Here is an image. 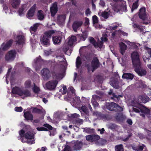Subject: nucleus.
Returning <instances> with one entry per match:
<instances>
[{
  "label": "nucleus",
  "mask_w": 151,
  "mask_h": 151,
  "mask_svg": "<svg viewBox=\"0 0 151 151\" xmlns=\"http://www.w3.org/2000/svg\"><path fill=\"white\" fill-rule=\"evenodd\" d=\"M131 105L133 107V111L137 113H140V115L144 118H145V114H149L150 110L146 107L135 101H132Z\"/></svg>",
  "instance_id": "obj_1"
},
{
  "label": "nucleus",
  "mask_w": 151,
  "mask_h": 151,
  "mask_svg": "<svg viewBox=\"0 0 151 151\" xmlns=\"http://www.w3.org/2000/svg\"><path fill=\"white\" fill-rule=\"evenodd\" d=\"M55 33L54 30H50L44 32L40 37V40L41 44L45 47H48L50 45V39Z\"/></svg>",
  "instance_id": "obj_2"
},
{
  "label": "nucleus",
  "mask_w": 151,
  "mask_h": 151,
  "mask_svg": "<svg viewBox=\"0 0 151 151\" xmlns=\"http://www.w3.org/2000/svg\"><path fill=\"white\" fill-rule=\"evenodd\" d=\"M100 63L97 57H94L91 62V65L89 63H86L85 67L87 68L88 72L91 71L93 72L96 70L100 67Z\"/></svg>",
  "instance_id": "obj_3"
},
{
  "label": "nucleus",
  "mask_w": 151,
  "mask_h": 151,
  "mask_svg": "<svg viewBox=\"0 0 151 151\" xmlns=\"http://www.w3.org/2000/svg\"><path fill=\"white\" fill-rule=\"evenodd\" d=\"M106 106L108 109L111 111L120 112L123 111V108L114 102L106 103Z\"/></svg>",
  "instance_id": "obj_4"
},
{
  "label": "nucleus",
  "mask_w": 151,
  "mask_h": 151,
  "mask_svg": "<svg viewBox=\"0 0 151 151\" xmlns=\"http://www.w3.org/2000/svg\"><path fill=\"white\" fill-rule=\"evenodd\" d=\"M120 78L117 73L115 72L113 75L110 82V85L114 88L118 89L119 88L118 80Z\"/></svg>",
  "instance_id": "obj_5"
},
{
  "label": "nucleus",
  "mask_w": 151,
  "mask_h": 151,
  "mask_svg": "<svg viewBox=\"0 0 151 151\" xmlns=\"http://www.w3.org/2000/svg\"><path fill=\"white\" fill-rule=\"evenodd\" d=\"M131 58L134 67H139L140 62L138 53L137 52H133L131 54Z\"/></svg>",
  "instance_id": "obj_6"
},
{
  "label": "nucleus",
  "mask_w": 151,
  "mask_h": 151,
  "mask_svg": "<svg viewBox=\"0 0 151 151\" xmlns=\"http://www.w3.org/2000/svg\"><path fill=\"white\" fill-rule=\"evenodd\" d=\"M16 53L17 52L14 50H11L9 51L6 54L5 60L9 61H13L15 58Z\"/></svg>",
  "instance_id": "obj_7"
},
{
  "label": "nucleus",
  "mask_w": 151,
  "mask_h": 151,
  "mask_svg": "<svg viewBox=\"0 0 151 151\" xmlns=\"http://www.w3.org/2000/svg\"><path fill=\"white\" fill-rule=\"evenodd\" d=\"M58 82V81L57 80L50 81L46 83V87L48 90H54L56 87Z\"/></svg>",
  "instance_id": "obj_8"
},
{
  "label": "nucleus",
  "mask_w": 151,
  "mask_h": 151,
  "mask_svg": "<svg viewBox=\"0 0 151 151\" xmlns=\"http://www.w3.org/2000/svg\"><path fill=\"white\" fill-rule=\"evenodd\" d=\"M43 60L42 59L41 56L39 55L34 60L33 66L36 69H40L43 62Z\"/></svg>",
  "instance_id": "obj_9"
},
{
  "label": "nucleus",
  "mask_w": 151,
  "mask_h": 151,
  "mask_svg": "<svg viewBox=\"0 0 151 151\" xmlns=\"http://www.w3.org/2000/svg\"><path fill=\"white\" fill-rule=\"evenodd\" d=\"M63 35L61 34H58L57 35L53 36L52 37L53 43L55 45H59L62 41Z\"/></svg>",
  "instance_id": "obj_10"
},
{
  "label": "nucleus",
  "mask_w": 151,
  "mask_h": 151,
  "mask_svg": "<svg viewBox=\"0 0 151 151\" xmlns=\"http://www.w3.org/2000/svg\"><path fill=\"white\" fill-rule=\"evenodd\" d=\"M145 8V7L141 8L139 10V18L143 21H145L147 20V16L146 14Z\"/></svg>",
  "instance_id": "obj_11"
},
{
  "label": "nucleus",
  "mask_w": 151,
  "mask_h": 151,
  "mask_svg": "<svg viewBox=\"0 0 151 151\" xmlns=\"http://www.w3.org/2000/svg\"><path fill=\"white\" fill-rule=\"evenodd\" d=\"M42 77L44 80H47L51 76L50 70L47 68H44L42 70Z\"/></svg>",
  "instance_id": "obj_12"
},
{
  "label": "nucleus",
  "mask_w": 151,
  "mask_h": 151,
  "mask_svg": "<svg viewBox=\"0 0 151 151\" xmlns=\"http://www.w3.org/2000/svg\"><path fill=\"white\" fill-rule=\"evenodd\" d=\"M83 24V22L82 21L76 20L74 21L72 24V28L73 31L76 32L77 29L81 27Z\"/></svg>",
  "instance_id": "obj_13"
},
{
  "label": "nucleus",
  "mask_w": 151,
  "mask_h": 151,
  "mask_svg": "<svg viewBox=\"0 0 151 151\" xmlns=\"http://www.w3.org/2000/svg\"><path fill=\"white\" fill-rule=\"evenodd\" d=\"M58 10L57 3L55 2L53 3L52 6L50 8L51 16L54 17L57 12Z\"/></svg>",
  "instance_id": "obj_14"
},
{
  "label": "nucleus",
  "mask_w": 151,
  "mask_h": 151,
  "mask_svg": "<svg viewBox=\"0 0 151 151\" xmlns=\"http://www.w3.org/2000/svg\"><path fill=\"white\" fill-rule=\"evenodd\" d=\"M135 72L139 76H143L146 74V71L145 70L140 69V65L138 67H134Z\"/></svg>",
  "instance_id": "obj_15"
},
{
  "label": "nucleus",
  "mask_w": 151,
  "mask_h": 151,
  "mask_svg": "<svg viewBox=\"0 0 151 151\" xmlns=\"http://www.w3.org/2000/svg\"><path fill=\"white\" fill-rule=\"evenodd\" d=\"M24 116L25 119L27 121L33 120V116L31 112L29 111H27L24 112Z\"/></svg>",
  "instance_id": "obj_16"
},
{
  "label": "nucleus",
  "mask_w": 151,
  "mask_h": 151,
  "mask_svg": "<svg viewBox=\"0 0 151 151\" xmlns=\"http://www.w3.org/2000/svg\"><path fill=\"white\" fill-rule=\"evenodd\" d=\"M36 8V4H34L31 7L27 12V15L28 17H32L34 15Z\"/></svg>",
  "instance_id": "obj_17"
},
{
  "label": "nucleus",
  "mask_w": 151,
  "mask_h": 151,
  "mask_svg": "<svg viewBox=\"0 0 151 151\" xmlns=\"http://www.w3.org/2000/svg\"><path fill=\"white\" fill-rule=\"evenodd\" d=\"M113 1L120 4L119 5L116 6V9L117 12L122 11L123 10V0H112Z\"/></svg>",
  "instance_id": "obj_18"
},
{
  "label": "nucleus",
  "mask_w": 151,
  "mask_h": 151,
  "mask_svg": "<svg viewBox=\"0 0 151 151\" xmlns=\"http://www.w3.org/2000/svg\"><path fill=\"white\" fill-rule=\"evenodd\" d=\"M22 91V89L20 88L15 86L12 88V93L13 94H17L20 96Z\"/></svg>",
  "instance_id": "obj_19"
},
{
  "label": "nucleus",
  "mask_w": 151,
  "mask_h": 151,
  "mask_svg": "<svg viewBox=\"0 0 151 151\" xmlns=\"http://www.w3.org/2000/svg\"><path fill=\"white\" fill-rule=\"evenodd\" d=\"M83 145V143L81 142L77 141L75 143L73 146V150H78L81 148Z\"/></svg>",
  "instance_id": "obj_20"
},
{
  "label": "nucleus",
  "mask_w": 151,
  "mask_h": 151,
  "mask_svg": "<svg viewBox=\"0 0 151 151\" xmlns=\"http://www.w3.org/2000/svg\"><path fill=\"white\" fill-rule=\"evenodd\" d=\"M66 16L65 15H59L57 17V21L58 23L60 24L64 22Z\"/></svg>",
  "instance_id": "obj_21"
},
{
  "label": "nucleus",
  "mask_w": 151,
  "mask_h": 151,
  "mask_svg": "<svg viewBox=\"0 0 151 151\" xmlns=\"http://www.w3.org/2000/svg\"><path fill=\"white\" fill-rule=\"evenodd\" d=\"M20 96H24V97H30L31 96V93L30 91L28 89L22 90Z\"/></svg>",
  "instance_id": "obj_22"
},
{
  "label": "nucleus",
  "mask_w": 151,
  "mask_h": 151,
  "mask_svg": "<svg viewBox=\"0 0 151 151\" xmlns=\"http://www.w3.org/2000/svg\"><path fill=\"white\" fill-rule=\"evenodd\" d=\"M88 34L86 31L83 32L81 34H78L77 36L81 40H85L87 38Z\"/></svg>",
  "instance_id": "obj_23"
},
{
  "label": "nucleus",
  "mask_w": 151,
  "mask_h": 151,
  "mask_svg": "<svg viewBox=\"0 0 151 151\" xmlns=\"http://www.w3.org/2000/svg\"><path fill=\"white\" fill-rule=\"evenodd\" d=\"M24 137L27 139H34L35 136L33 133L29 131L25 133L24 134Z\"/></svg>",
  "instance_id": "obj_24"
},
{
  "label": "nucleus",
  "mask_w": 151,
  "mask_h": 151,
  "mask_svg": "<svg viewBox=\"0 0 151 151\" xmlns=\"http://www.w3.org/2000/svg\"><path fill=\"white\" fill-rule=\"evenodd\" d=\"M17 40L16 41L17 44L21 45L23 44L24 43V37L23 36L19 35L17 36Z\"/></svg>",
  "instance_id": "obj_25"
},
{
  "label": "nucleus",
  "mask_w": 151,
  "mask_h": 151,
  "mask_svg": "<svg viewBox=\"0 0 151 151\" xmlns=\"http://www.w3.org/2000/svg\"><path fill=\"white\" fill-rule=\"evenodd\" d=\"M20 0H12L11 3L13 8L16 9L19 6Z\"/></svg>",
  "instance_id": "obj_26"
},
{
  "label": "nucleus",
  "mask_w": 151,
  "mask_h": 151,
  "mask_svg": "<svg viewBox=\"0 0 151 151\" xmlns=\"http://www.w3.org/2000/svg\"><path fill=\"white\" fill-rule=\"evenodd\" d=\"M37 16L38 19L40 20H42L45 18V15L42 11L40 10L38 11Z\"/></svg>",
  "instance_id": "obj_27"
},
{
  "label": "nucleus",
  "mask_w": 151,
  "mask_h": 151,
  "mask_svg": "<svg viewBox=\"0 0 151 151\" xmlns=\"http://www.w3.org/2000/svg\"><path fill=\"white\" fill-rule=\"evenodd\" d=\"M53 78L55 80H59L60 78V75L59 73L57 72L55 70L51 71Z\"/></svg>",
  "instance_id": "obj_28"
},
{
  "label": "nucleus",
  "mask_w": 151,
  "mask_h": 151,
  "mask_svg": "<svg viewBox=\"0 0 151 151\" xmlns=\"http://www.w3.org/2000/svg\"><path fill=\"white\" fill-rule=\"evenodd\" d=\"M53 78L55 80H59L60 78V75L59 73L57 72L55 70L51 71Z\"/></svg>",
  "instance_id": "obj_29"
},
{
  "label": "nucleus",
  "mask_w": 151,
  "mask_h": 151,
  "mask_svg": "<svg viewBox=\"0 0 151 151\" xmlns=\"http://www.w3.org/2000/svg\"><path fill=\"white\" fill-rule=\"evenodd\" d=\"M76 41V37L74 36H72L71 37H69L68 42V45L70 46H72Z\"/></svg>",
  "instance_id": "obj_30"
},
{
  "label": "nucleus",
  "mask_w": 151,
  "mask_h": 151,
  "mask_svg": "<svg viewBox=\"0 0 151 151\" xmlns=\"http://www.w3.org/2000/svg\"><path fill=\"white\" fill-rule=\"evenodd\" d=\"M116 120L118 122H122L123 121V113L120 112L118 113L115 116Z\"/></svg>",
  "instance_id": "obj_31"
},
{
  "label": "nucleus",
  "mask_w": 151,
  "mask_h": 151,
  "mask_svg": "<svg viewBox=\"0 0 151 151\" xmlns=\"http://www.w3.org/2000/svg\"><path fill=\"white\" fill-rule=\"evenodd\" d=\"M82 64L81 60V58L78 56L76 60V65L77 68H79L81 66Z\"/></svg>",
  "instance_id": "obj_32"
},
{
  "label": "nucleus",
  "mask_w": 151,
  "mask_h": 151,
  "mask_svg": "<svg viewBox=\"0 0 151 151\" xmlns=\"http://www.w3.org/2000/svg\"><path fill=\"white\" fill-rule=\"evenodd\" d=\"M134 77V75L130 73H123V78L132 80Z\"/></svg>",
  "instance_id": "obj_33"
},
{
  "label": "nucleus",
  "mask_w": 151,
  "mask_h": 151,
  "mask_svg": "<svg viewBox=\"0 0 151 151\" xmlns=\"http://www.w3.org/2000/svg\"><path fill=\"white\" fill-rule=\"evenodd\" d=\"M39 26V24L37 23L34 24L30 28V31L31 32L32 31L35 32Z\"/></svg>",
  "instance_id": "obj_34"
},
{
  "label": "nucleus",
  "mask_w": 151,
  "mask_h": 151,
  "mask_svg": "<svg viewBox=\"0 0 151 151\" xmlns=\"http://www.w3.org/2000/svg\"><path fill=\"white\" fill-rule=\"evenodd\" d=\"M98 14L99 15L102 16L105 19H107L108 18L109 15V14L108 12L106 11H104L102 13L101 12H99L98 13Z\"/></svg>",
  "instance_id": "obj_35"
},
{
  "label": "nucleus",
  "mask_w": 151,
  "mask_h": 151,
  "mask_svg": "<svg viewBox=\"0 0 151 151\" xmlns=\"http://www.w3.org/2000/svg\"><path fill=\"white\" fill-rule=\"evenodd\" d=\"M140 99L143 103H145L149 100V98L146 96H140Z\"/></svg>",
  "instance_id": "obj_36"
},
{
  "label": "nucleus",
  "mask_w": 151,
  "mask_h": 151,
  "mask_svg": "<svg viewBox=\"0 0 151 151\" xmlns=\"http://www.w3.org/2000/svg\"><path fill=\"white\" fill-rule=\"evenodd\" d=\"M33 109L32 112L33 113L41 114L42 113V109H38L36 107H33Z\"/></svg>",
  "instance_id": "obj_37"
},
{
  "label": "nucleus",
  "mask_w": 151,
  "mask_h": 151,
  "mask_svg": "<svg viewBox=\"0 0 151 151\" xmlns=\"http://www.w3.org/2000/svg\"><path fill=\"white\" fill-rule=\"evenodd\" d=\"M138 0H137L133 4L132 8L131 11L132 12L135 9L137 8L138 7Z\"/></svg>",
  "instance_id": "obj_38"
},
{
  "label": "nucleus",
  "mask_w": 151,
  "mask_h": 151,
  "mask_svg": "<svg viewBox=\"0 0 151 151\" xmlns=\"http://www.w3.org/2000/svg\"><path fill=\"white\" fill-rule=\"evenodd\" d=\"M115 151H122L123 150V145L122 144L116 145L115 147Z\"/></svg>",
  "instance_id": "obj_39"
},
{
  "label": "nucleus",
  "mask_w": 151,
  "mask_h": 151,
  "mask_svg": "<svg viewBox=\"0 0 151 151\" xmlns=\"http://www.w3.org/2000/svg\"><path fill=\"white\" fill-rule=\"evenodd\" d=\"M32 82L30 80L27 81L25 83V87L27 88H30L31 86Z\"/></svg>",
  "instance_id": "obj_40"
},
{
  "label": "nucleus",
  "mask_w": 151,
  "mask_h": 151,
  "mask_svg": "<svg viewBox=\"0 0 151 151\" xmlns=\"http://www.w3.org/2000/svg\"><path fill=\"white\" fill-rule=\"evenodd\" d=\"M103 42L100 41L98 42H96L95 43V47H98L99 48L101 49L102 47Z\"/></svg>",
  "instance_id": "obj_41"
},
{
  "label": "nucleus",
  "mask_w": 151,
  "mask_h": 151,
  "mask_svg": "<svg viewBox=\"0 0 151 151\" xmlns=\"http://www.w3.org/2000/svg\"><path fill=\"white\" fill-rule=\"evenodd\" d=\"M34 86L32 88V90L35 93H37L40 91V89L39 87L37 86L35 83H34Z\"/></svg>",
  "instance_id": "obj_42"
},
{
  "label": "nucleus",
  "mask_w": 151,
  "mask_h": 151,
  "mask_svg": "<svg viewBox=\"0 0 151 151\" xmlns=\"http://www.w3.org/2000/svg\"><path fill=\"white\" fill-rule=\"evenodd\" d=\"M138 147L137 148V149L133 148V150L137 151H141L143 150L144 147H145V146L144 145L142 144V145H139Z\"/></svg>",
  "instance_id": "obj_43"
},
{
  "label": "nucleus",
  "mask_w": 151,
  "mask_h": 151,
  "mask_svg": "<svg viewBox=\"0 0 151 151\" xmlns=\"http://www.w3.org/2000/svg\"><path fill=\"white\" fill-rule=\"evenodd\" d=\"M86 139L87 140L90 142H93V135H89L86 136Z\"/></svg>",
  "instance_id": "obj_44"
},
{
  "label": "nucleus",
  "mask_w": 151,
  "mask_h": 151,
  "mask_svg": "<svg viewBox=\"0 0 151 151\" xmlns=\"http://www.w3.org/2000/svg\"><path fill=\"white\" fill-rule=\"evenodd\" d=\"M9 48L6 44H4V43H3L0 49V50H2L3 51H5L7 50Z\"/></svg>",
  "instance_id": "obj_45"
},
{
  "label": "nucleus",
  "mask_w": 151,
  "mask_h": 151,
  "mask_svg": "<svg viewBox=\"0 0 151 151\" xmlns=\"http://www.w3.org/2000/svg\"><path fill=\"white\" fill-rule=\"evenodd\" d=\"M84 57L87 61H90L91 59V56L90 54H86Z\"/></svg>",
  "instance_id": "obj_46"
},
{
  "label": "nucleus",
  "mask_w": 151,
  "mask_h": 151,
  "mask_svg": "<svg viewBox=\"0 0 151 151\" xmlns=\"http://www.w3.org/2000/svg\"><path fill=\"white\" fill-rule=\"evenodd\" d=\"M24 7L23 6H22L19 8L18 12L19 15H21L24 12Z\"/></svg>",
  "instance_id": "obj_47"
},
{
  "label": "nucleus",
  "mask_w": 151,
  "mask_h": 151,
  "mask_svg": "<svg viewBox=\"0 0 151 151\" xmlns=\"http://www.w3.org/2000/svg\"><path fill=\"white\" fill-rule=\"evenodd\" d=\"M120 48V52L121 54L123 55V42L121 41L119 43Z\"/></svg>",
  "instance_id": "obj_48"
},
{
  "label": "nucleus",
  "mask_w": 151,
  "mask_h": 151,
  "mask_svg": "<svg viewBox=\"0 0 151 151\" xmlns=\"http://www.w3.org/2000/svg\"><path fill=\"white\" fill-rule=\"evenodd\" d=\"M93 24L97 23L98 22V18L96 15H94L93 16Z\"/></svg>",
  "instance_id": "obj_49"
},
{
  "label": "nucleus",
  "mask_w": 151,
  "mask_h": 151,
  "mask_svg": "<svg viewBox=\"0 0 151 151\" xmlns=\"http://www.w3.org/2000/svg\"><path fill=\"white\" fill-rule=\"evenodd\" d=\"M37 129L38 131H48V129L44 127H38L37 128Z\"/></svg>",
  "instance_id": "obj_50"
},
{
  "label": "nucleus",
  "mask_w": 151,
  "mask_h": 151,
  "mask_svg": "<svg viewBox=\"0 0 151 151\" xmlns=\"http://www.w3.org/2000/svg\"><path fill=\"white\" fill-rule=\"evenodd\" d=\"M25 131L23 129L20 130L19 132V134L21 138L24 137V134H25Z\"/></svg>",
  "instance_id": "obj_51"
},
{
  "label": "nucleus",
  "mask_w": 151,
  "mask_h": 151,
  "mask_svg": "<svg viewBox=\"0 0 151 151\" xmlns=\"http://www.w3.org/2000/svg\"><path fill=\"white\" fill-rule=\"evenodd\" d=\"M101 39L102 42H107L108 40V38L107 37V35H103V37L101 38Z\"/></svg>",
  "instance_id": "obj_52"
},
{
  "label": "nucleus",
  "mask_w": 151,
  "mask_h": 151,
  "mask_svg": "<svg viewBox=\"0 0 151 151\" xmlns=\"http://www.w3.org/2000/svg\"><path fill=\"white\" fill-rule=\"evenodd\" d=\"M89 41L90 43L92 44L94 46H95V43L96 42L93 37H90Z\"/></svg>",
  "instance_id": "obj_53"
},
{
  "label": "nucleus",
  "mask_w": 151,
  "mask_h": 151,
  "mask_svg": "<svg viewBox=\"0 0 151 151\" xmlns=\"http://www.w3.org/2000/svg\"><path fill=\"white\" fill-rule=\"evenodd\" d=\"M86 132L88 133H91L93 132V129L89 128H86L85 129Z\"/></svg>",
  "instance_id": "obj_54"
},
{
  "label": "nucleus",
  "mask_w": 151,
  "mask_h": 151,
  "mask_svg": "<svg viewBox=\"0 0 151 151\" xmlns=\"http://www.w3.org/2000/svg\"><path fill=\"white\" fill-rule=\"evenodd\" d=\"M43 126L46 127L47 129H48L50 130H52L53 129V128L51 125L47 124H44Z\"/></svg>",
  "instance_id": "obj_55"
},
{
  "label": "nucleus",
  "mask_w": 151,
  "mask_h": 151,
  "mask_svg": "<svg viewBox=\"0 0 151 151\" xmlns=\"http://www.w3.org/2000/svg\"><path fill=\"white\" fill-rule=\"evenodd\" d=\"M63 151H72L71 149L70 146L66 145Z\"/></svg>",
  "instance_id": "obj_56"
},
{
  "label": "nucleus",
  "mask_w": 151,
  "mask_h": 151,
  "mask_svg": "<svg viewBox=\"0 0 151 151\" xmlns=\"http://www.w3.org/2000/svg\"><path fill=\"white\" fill-rule=\"evenodd\" d=\"M81 110L84 113H86V114L88 113V109L87 107L85 106H82L81 108Z\"/></svg>",
  "instance_id": "obj_57"
},
{
  "label": "nucleus",
  "mask_w": 151,
  "mask_h": 151,
  "mask_svg": "<svg viewBox=\"0 0 151 151\" xmlns=\"http://www.w3.org/2000/svg\"><path fill=\"white\" fill-rule=\"evenodd\" d=\"M14 110L16 111L21 112L22 111L23 108L22 107H16Z\"/></svg>",
  "instance_id": "obj_58"
},
{
  "label": "nucleus",
  "mask_w": 151,
  "mask_h": 151,
  "mask_svg": "<svg viewBox=\"0 0 151 151\" xmlns=\"http://www.w3.org/2000/svg\"><path fill=\"white\" fill-rule=\"evenodd\" d=\"M100 138V137L98 135H93V142L98 140Z\"/></svg>",
  "instance_id": "obj_59"
},
{
  "label": "nucleus",
  "mask_w": 151,
  "mask_h": 151,
  "mask_svg": "<svg viewBox=\"0 0 151 151\" xmlns=\"http://www.w3.org/2000/svg\"><path fill=\"white\" fill-rule=\"evenodd\" d=\"M93 115L96 116L97 117H101V112L97 111H94L93 113Z\"/></svg>",
  "instance_id": "obj_60"
},
{
  "label": "nucleus",
  "mask_w": 151,
  "mask_h": 151,
  "mask_svg": "<svg viewBox=\"0 0 151 151\" xmlns=\"http://www.w3.org/2000/svg\"><path fill=\"white\" fill-rule=\"evenodd\" d=\"M13 43V40H10L8 41L6 44V45H7L9 47H10Z\"/></svg>",
  "instance_id": "obj_61"
},
{
  "label": "nucleus",
  "mask_w": 151,
  "mask_h": 151,
  "mask_svg": "<svg viewBox=\"0 0 151 151\" xmlns=\"http://www.w3.org/2000/svg\"><path fill=\"white\" fill-rule=\"evenodd\" d=\"M108 127L111 129H115L116 127V125L115 124L111 123L108 125Z\"/></svg>",
  "instance_id": "obj_62"
},
{
  "label": "nucleus",
  "mask_w": 151,
  "mask_h": 151,
  "mask_svg": "<svg viewBox=\"0 0 151 151\" xmlns=\"http://www.w3.org/2000/svg\"><path fill=\"white\" fill-rule=\"evenodd\" d=\"M96 78L97 80H98V82H101L103 79V77L102 76L100 75H97L96 76Z\"/></svg>",
  "instance_id": "obj_63"
},
{
  "label": "nucleus",
  "mask_w": 151,
  "mask_h": 151,
  "mask_svg": "<svg viewBox=\"0 0 151 151\" xmlns=\"http://www.w3.org/2000/svg\"><path fill=\"white\" fill-rule=\"evenodd\" d=\"M68 91H71L73 94L75 93V90L73 87L71 86L70 87L68 88Z\"/></svg>",
  "instance_id": "obj_64"
}]
</instances>
